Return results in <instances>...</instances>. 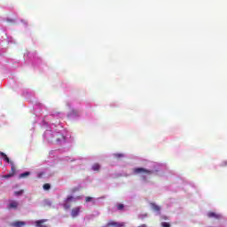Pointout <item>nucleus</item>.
Instances as JSON below:
<instances>
[{"label":"nucleus","mask_w":227,"mask_h":227,"mask_svg":"<svg viewBox=\"0 0 227 227\" xmlns=\"http://www.w3.org/2000/svg\"><path fill=\"white\" fill-rule=\"evenodd\" d=\"M12 226H13V227H22V226H26V222H20V221L13 222V223H12Z\"/></svg>","instance_id":"9"},{"label":"nucleus","mask_w":227,"mask_h":227,"mask_svg":"<svg viewBox=\"0 0 227 227\" xmlns=\"http://www.w3.org/2000/svg\"><path fill=\"white\" fill-rule=\"evenodd\" d=\"M12 173L11 175H15V166H13V163H12V168H11Z\"/></svg>","instance_id":"15"},{"label":"nucleus","mask_w":227,"mask_h":227,"mask_svg":"<svg viewBox=\"0 0 227 227\" xmlns=\"http://www.w3.org/2000/svg\"><path fill=\"white\" fill-rule=\"evenodd\" d=\"M114 159H121V157H125L123 153H114Z\"/></svg>","instance_id":"12"},{"label":"nucleus","mask_w":227,"mask_h":227,"mask_svg":"<svg viewBox=\"0 0 227 227\" xmlns=\"http://www.w3.org/2000/svg\"><path fill=\"white\" fill-rule=\"evenodd\" d=\"M224 166H227L226 162H224Z\"/></svg>","instance_id":"25"},{"label":"nucleus","mask_w":227,"mask_h":227,"mask_svg":"<svg viewBox=\"0 0 227 227\" xmlns=\"http://www.w3.org/2000/svg\"><path fill=\"white\" fill-rule=\"evenodd\" d=\"M38 177L41 178V177H42V175H39Z\"/></svg>","instance_id":"24"},{"label":"nucleus","mask_w":227,"mask_h":227,"mask_svg":"<svg viewBox=\"0 0 227 227\" xmlns=\"http://www.w3.org/2000/svg\"><path fill=\"white\" fill-rule=\"evenodd\" d=\"M92 170L93 171H99L100 170V164L95 163L92 165Z\"/></svg>","instance_id":"10"},{"label":"nucleus","mask_w":227,"mask_h":227,"mask_svg":"<svg viewBox=\"0 0 227 227\" xmlns=\"http://www.w3.org/2000/svg\"><path fill=\"white\" fill-rule=\"evenodd\" d=\"M117 208H118V210H122L123 209V205L122 204H119L117 206Z\"/></svg>","instance_id":"18"},{"label":"nucleus","mask_w":227,"mask_h":227,"mask_svg":"<svg viewBox=\"0 0 227 227\" xmlns=\"http://www.w3.org/2000/svg\"><path fill=\"white\" fill-rule=\"evenodd\" d=\"M157 173V169L153 168H133L131 175H139L142 178L143 184H148V176Z\"/></svg>","instance_id":"2"},{"label":"nucleus","mask_w":227,"mask_h":227,"mask_svg":"<svg viewBox=\"0 0 227 227\" xmlns=\"http://www.w3.org/2000/svg\"><path fill=\"white\" fill-rule=\"evenodd\" d=\"M77 200H79V197H77V198L68 197L64 202L65 210H68V208H70V207H71L70 203H75V201H77Z\"/></svg>","instance_id":"3"},{"label":"nucleus","mask_w":227,"mask_h":227,"mask_svg":"<svg viewBox=\"0 0 227 227\" xmlns=\"http://www.w3.org/2000/svg\"><path fill=\"white\" fill-rule=\"evenodd\" d=\"M43 187L44 191H49V189H51V184H43Z\"/></svg>","instance_id":"14"},{"label":"nucleus","mask_w":227,"mask_h":227,"mask_svg":"<svg viewBox=\"0 0 227 227\" xmlns=\"http://www.w3.org/2000/svg\"><path fill=\"white\" fill-rule=\"evenodd\" d=\"M79 214H81V207H74L71 210V217H73V218L77 217V215H79Z\"/></svg>","instance_id":"7"},{"label":"nucleus","mask_w":227,"mask_h":227,"mask_svg":"<svg viewBox=\"0 0 227 227\" xmlns=\"http://www.w3.org/2000/svg\"><path fill=\"white\" fill-rule=\"evenodd\" d=\"M12 176H13V174L10 173V174L3 176V178H12Z\"/></svg>","instance_id":"16"},{"label":"nucleus","mask_w":227,"mask_h":227,"mask_svg":"<svg viewBox=\"0 0 227 227\" xmlns=\"http://www.w3.org/2000/svg\"><path fill=\"white\" fill-rule=\"evenodd\" d=\"M145 217H146V215L144 216H139L140 219H145Z\"/></svg>","instance_id":"22"},{"label":"nucleus","mask_w":227,"mask_h":227,"mask_svg":"<svg viewBox=\"0 0 227 227\" xmlns=\"http://www.w3.org/2000/svg\"><path fill=\"white\" fill-rule=\"evenodd\" d=\"M44 141L51 145H63L67 142V137L58 131L47 129L43 134Z\"/></svg>","instance_id":"1"},{"label":"nucleus","mask_w":227,"mask_h":227,"mask_svg":"<svg viewBox=\"0 0 227 227\" xmlns=\"http://www.w3.org/2000/svg\"><path fill=\"white\" fill-rule=\"evenodd\" d=\"M9 22H13V20H10Z\"/></svg>","instance_id":"23"},{"label":"nucleus","mask_w":227,"mask_h":227,"mask_svg":"<svg viewBox=\"0 0 227 227\" xmlns=\"http://www.w3.org/2000/svg\"><path fill=\"white\" fill-rule=\"evenodd\" d=\"M207 217H209V219H223V215L215 212H208Z\"/></svg>","instance_id":"5"},{"label":"nucleus","mask_w":227,"mask_h":227,"mask_svg":"<svg viewBox=\"0 0 227 227\" xmlns=\"http://www.w3.org/2000/svg\"><path fill=\"white\" fill-rule=\"evenodd\" d=\"M22 191H20V192H15L14 194L15 196H20V194H22Z\"/></svg>","instance_id":"19"},{"label":"nucleus","mask_w":227,"mask_h":227,"mask_svg":"<svg viewBox=\"0 0 227 227\" xmlns=\"http://www.w3.org/2000/svg\"><path fill=\"white\" fill-rule=\"evenodd\" d=\"M161 226H162V227H170L169 223H166V222L161 223Z\"/></svg>","instance_id":"17"},{"label":"nucleus","mask_w":227,"mask_h":227,"mask_svg":"<svg viewBox=\"0 0 227 227\" xmlns=\"http://www.w3.org/2000/svg\"><path fill=\"white\" fill-rule=\"evenodd\" d=\"M151 208L152 210H153L154 212H157V214H159L160 212V207H159L157 204L155 203H151Z\"/></svg>","instance_id":"8"},{"label":"nucleus","mask_w":227,"mask_h":227,"mask_svg":"<svg viewBox=\"0 0 227 227\" xmlns=\"http://www.w3.org/2000/svg\"><path fill=\"white\" fill-rule=\"evenodd\" d=\"M89 201H91V197H87L86 198V202L89 203Z\"/></svg>","instance_id":"20"},{"label":"nucleus","mask_w":227,"mask_h":227,"mask_svg":"<svg viewBox=\"0 0 227 227\" xmlns=\"http://www.w3.org/2000/svg\"><path fill=\"white\" fill-rule=\"evenodd\" d=\"M29 175H31L29 172L22 173L20 175V178H26V176H29Z\"/></svg>","instance_id":"13"},{"label":"nucleus","mask_w":227,"mask_h":227,"mask_svg":"<svg viewBox=\"0 0 227 227\" xmlns=\"http://www.w3.org/2000/svg\"><path fill=\"white\" fill-rule=\"evenodd\" d=\"M72 113H73V114H77V111H75V110H73Z\"/></svg>","instance_id":"21"},{"label":"nucleus","mask_w":227,"mask_h":227,"mask_svg":"<svg viewBox=\"0 0 227 227\" xmlns=\"http://www.w3.org/2000/svg\"><path fill=\"white\" fill-rule=\"evenodd\" d=\"M19 208V201L12 200L9 202L8 209L9 210H17Z\"/></svg>","instance_id":"6"},{"label":"nucleus","mask_w":227,"mask_h":227,"mask_svg":"<svg viewBox=\"0 0 227 227\" xmlns=\"http://www.w3.org/2000/svg\"><path fill=\"white\" fill-rule=\"evenodd\" d=\"M1 157L4 159L8 163H10V158L4 153H0Z\"/></svg>","instance_id":"11"},{"label":"nucleus","mask_w":227,"mask_h":227,"mask_svg":"<svg viewBox=\"0 0 227 227\" xmlns=\"http://www.w3.org/2000/svg\"><path fill=\"white\" fill-rule=\"evenodd\" d=\"M47 223V220H37V221H32L31 224H34L35 227H47L44 223Z\"/></svg>","instance_id":"4"}]
</instances>
